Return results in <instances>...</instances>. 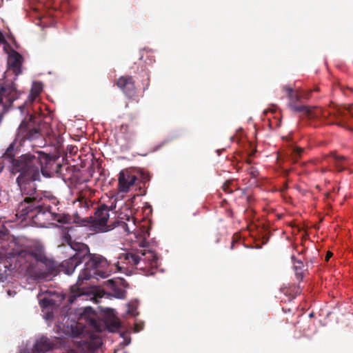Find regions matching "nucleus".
Listing matches in <instances>:
<instances>
[{"instance_id":"obj_35","label":"nucleus","mask_w":353,"mask_h":353,"mask_svg":"<svg viewBox=\"0 0 353 353\" xmlns=\"http://www.w3.org/2000/svg\"><path fill=\"white\" fill-rule=\"evenodd\" d=\"M281 119H279L278 121H277V123H276V126L277 127H279L280 126V124H281Z\"/></svg>"},{"instance_id":"obj_26","label":"nucleus","mask_w":353,"mask_h":353,"mask_svg":"<svg viewBox=\"0 0 353 353\" xmlns=\"http://www.w3.org/2000/svg\"><path fill=\"white\" fill-rule=\"evenodd\" d=\"M141 178L142 181L145 183L146 182H148L150 180L151 176L150 173L141 171L140 172Z\"/></svg>"},{"instance_id":"obj_33","label":"nucleus","mask_w":353,"mask_h":353,"mask_svg":"<svg viewBox=\"0 0 353 353\" xmlns=\"http://www.w3.org/2000/svg\"><path fill=\"white\" fill-rule=\"evenodd\" d=\"M333 254L328 251L327 252V254H326V256H325V261H328L330 260V259L332 256Z\"/></svg>"},{"instance_id":"obj_14","label":"nucleus","mask_w":353,"mask_h":353,"mask_svg":"<svg viewBox=\"0 0 353 353\" xmlns=\"http://www.w3.org/2000/svg\"><path fill=\"white\" fill-rule=\"evenodd\" d=\"M14 144L11 143L9 147L6 150L5 153L3 155V157L5 160H7L8 163L11 164V172L13 174V168H14V162L17 160L21 159L22 157L27 156V155H32V154H23L21 157H18L17 159H14Z\"/></svg>"},{"instance_id":"obj_37","label":"nucleus","mask_w":353,"mask_h":353,"mask_svg":"<svg viewBox=\"0 0 353 353\" xmlns=\"http://www.w3.org/2000/svg\"><path fill=\"white\" fill-rule=\"evenodd\" d=\"M326 196H327V197H329L330 193H327Z\"/></svg>"},{"instance_id":"obj_30","label":"nucleus","mask_w":353,"mask_h":353,"mask_svg":"<svg viewBox=\"0 0 353 353\" xmlns=\"http://www.w3.org/2000/svg\"><path fill=\"white\" fill-rule=\"evenodd\" d=\"M8 234V230L4 226L0 228V238L6 236Z\"/></svg>"},{"instance_id":"obj_21","label":"nucleus","mask_w":353,"mask_h":353,"mask_svg":"<svg viewBox=\"0 0 353 353\" xmlns=\"http://www.w3.org/2000/svg\"><path fill=\"white\" fill-rule=\"evenodd\" d=\"M303 262L297 261L294 262V270L297 279L301 281L303 279Z\"/></svg>"},{"instance_id":"obj_24","label":"nucleus","mask_w":353,"mask_h":353,"mask_svg":"<svg viewBox=\"0 0 353 353\" xmlns=\"http://www.w3.org/2000/svg\"><path fill=\"white\" fill-rule=\"evenodd\" d=\"M247 171L248 174L250 175L252 178L256 179L259 175V170L253 166H251L249 168H248Z\"/></svg>"},{"instance_id":"obj_13","label":"nucleus","mask_w":353,"mask_h":353,"mask_svg":"<svg viewBox=\"0 0 353 353\" xmlns=\"http://www.w3.org/2000/svg\"><path fill=\"white\" fill-rule=\"evenodd\" d=\"M137 180V176L128 171L121 170L119 174V189L121 192H127Z\"/></svg>"},{"instance_id":"obj_3","label":"nucleus","mask_w":353,"mask_h":353,"mask_svg":"<svg viewBox=\"0 0 353 353\" xmlns=\"http://www.w3.org/2000/svg\"><path fill=\"white\" fill-rule=\"evenodd\" d=\"M15 255L20 266L34 280H50L58 273L57 264L48 259L41 248H28Z\"/></svg>"},{"instance_id":"obj_15","label":"nucleus","mask_w":353,"mask_h":353,"mask_svg":"<svg viewBox=\"0 0 353 353\" xmlns=\"http://www.w3.org/2000/svg\"><path fill=\"white\" fill-rule=\"evenodd\" d=\"M21 60V55L17 52L14 51L13 53L8 57V64L14 69V72H17V71H20Z\"/></svg>"},{"instance_id":"obj_27","label":"nucleus","mask_w":353,"mask_h":353,"mask_svg":"<svg viewBox=\"0 0 353 353\" xmlns=\"http://www.w3.org/2000/svg\"><path fill=\"white\" fill-rule=\"evenodd\" d=\"M137 307L134 305L129 304L128 305V313L132 316H135L137 314Z\"/></svg>"},{"instance_id":"obj_34","label":"nucleus","mask_w":353,"mask_h":353,"mask_svg":"<svg viewBox=\"0 0 353 353\" xmlns=\"http://www.w3.org/2000/svg\"><path fill=\"white\" fill-rule=\"evenodd\" d=\"M42 302H43V304H45V305H48V303L50 302V300H49V299H43L42 300Z\"/></svg>"},{"instance_id":"obj_12","label":"nucleus","mask_w":353,"mask_h":353,"mask_svg":"<svg viewBox=\"0 0 353 353\" xmlns=\"http://www.w3.org/2000/svg\"><path fill=\"white\" fill-rule=\"evenodd\" d=\"M116 84L127 97L132 98L136 95V87L132 77H121L117 81Z\"/></svg>"},{"instance_id":"obj_29","label":"nucleus","mask_w":353,"mask_h":353,"mask_svg":"<svg viewBox=\"0 0 353 353\" xmlns=\"http://www.w3.org/2000/svg\"><path fill=\"white\" fill-rule=\"evenodd\" d=\"M110 326L112 327L113 329H118L120 327V323L118 320H113L110 323Z\"/></svg>"},{"instance_id":"obj_20","label":"nucleus","mask_w":353,"mask_h":353,"mask_svg":"<svg viewBox=\"0 0 353 353\" xmlns=\"http://www.w3.org/2000/svg\"><path fill=\"white\" fill-rule=\"evenodd\" d=\"M331 157L334 161L336 168L339 172H341L345 169L344 162L346 161V157L344 156H339L335 154H332Z\"/></svg>"},{"instance_id":"obj_31","label":"nucleus","mask_w":353,"mask_h":353,"mask_svg":"<svg viewBox=\"0 0 353 353\" xmlns=\"http://www.w3.org/2000/svg\"><path fill=\"white\" fill-rule=\"evenodd\" d=\"M7 43H8V42H7L4 35L3 34L1 31L0 30V45H1V44H7Z\"/></svg>"},{"instance_id":"obj_17","label":"nucleus","mask_w":353,"mask_h":353,"mask_svg":"<svg viewBox=\"0 0 353 353\" xmlns=\"http://www.w3.org/2000/svg\"><path fill=\"white\" fill-rule=\"evenodd\" d=\"M107 285L110 286L111 289L114 291V296L118 299H125V291L121 288L117 287L116 283L114 280L108 279L107 281Z\"/></svg>"},{"instance_id":"obj_10","label":"nucleus","mask_w":353,"mask_h":353,"mask_svg":"<svg viewBox=\"0 0 353 353\" xmlns=\"http://www.w3.org/2000/svg\"><path fill=\"white\" fill-rule=\"evenodd\" d=\"M92 227L96 232H105L113 229V226L108 225L109 219V209L105 204H102L95 209L93 217H91Z\"/></svg>"},{"instance_id":"obj_32","label":"nucleus","mask_w":353,"mask_h":353,"mask_svg":"<svg viewBox=\"0 0 353 353\" xmlns=\"http://www.w3.org/2000/svg\"><path fill=\"white\" fill-rule=\"evenodd\" d=\"M90 324L94 327L97 330H99V329L97 328V321H96V319H90Z\"/></svg>"},{"instance_id":"obj_7","label":"nucleus","mask_w":353,"mask_h":353,"mask_svg":"<svg viewBox=\"0 0 353 353\" xmlns=\"http://www.w3.org/2000/svg\"><path fill=\"white\" fill-rule=\"evenodd\" d=\"M23 158L30 168L38 170L39 175L41 173L44 176H51L54 173L61 172L62 165L57 162L55 158L43 152H37Z\"/></svg>"},{"instance_id":"obj_22","label":"nucleus","mask_w":353,"mask_h":353,"mask_svg":"<svg viewBox=\"0 0 353 353\" xmlns=\"http://www.w3.org/2000/svg\"><path fill=\"white\" fill-rule=\"evenodd\" d=\"M222 189L227 194H231L236 190V187L234 185V181L232 180L226 181L223 183Z\"/></svg>"},{"instance_id":"obj_2","label":"nucleus","mask_w":353,"mask_h":353,"mask_svg":"<svg viewBox=\"0 0 353 353\" xmlns=\"http://www.w3.org/2000/svg\"><path fill=\"white\" fill-rule=\"evenodd\" d=\"M21 158L14 162L13 174L19 173L17 183L19 186L23 200L20 203L17 210V216L23 219L32 217L34 208L30 205L34 203L36 198H40L41 194L37 192L36 181L40 180L38 170H32Z\"/></svg>"},{"instance_id":"obj_5","label":"nucleus","mask_w":353,"mask_h":353,"mask_svg":"<svg viewBox=\"0 0 353 353\" xmlns=\"http://www.w3.org/2000/svg\"><path fill=\"white\" fill-rule=\"evenodd\" d=\"M59 203L58 199L54 196H41L40 198H36L33 205L34 212L32 217H30L34 223L43 224L41 221H56L59 223H65L70 221V216L68 214H61L59 208L56 209V206ZM45 222H43V224Z\"/></svg>"},{"instance_id":"obj_23","label":"nucleus","mask_w":353,"mask_h":353,"mask_svg":"<svg viewBox=\"0 0 353 353\" xmlns=\"http://www.w3.org/2000/svg\"><path fill=\"white\" fill-rule=\"evenodd\" d=\"M283 293L285 294H286V295L289 294V295L292 296V299H294L296 296V295L297 294H299V289L298 288H296V287H294L293 288V290H290V289H288V288H284L283 290Z\"/></svg>"},{"instance_id":"obj_1","label":"nucleus","mask_w":353,"mask_h":353,"mask_svg":"<svg viewBox=\"0 0 353 353\" xmlns=\"http://www.w3.org/2000/svg\"><path fill=\"white\" fill-rule=\"evenodd\" d=\"M282 90L286 93L290 100L289 107L292 111L301 113V117L303 118L312 121L325 122L330 117L331 121L328 123L336 124L344 128L353 121V112H352L350 107L339 108L332 112H328L318 107L309 108L305 105H297L296 102L300 96L296 90L288 85H283Z\"/></svg>"},{"instance_id":"obj_9","label":"nucleus","mask_w":353,"mask_h":353,"mask_svg":"<svg viewBox=\"0 0 353 353\" xmlns=\"http://www.w3.org/2000/svg\"><path fill=\"white\" fill-rule=\"evenodd\" d=\"M41 136L40 124L36 121V118L30 115L28 118L24 119L19 128L17 138L21 141L34 140Z\"/></svg>"},{"instance_id":"obj_4","label":"nucleus","mask_w":353,"mask_h":353,"mask_svg":"<svg viewBox=\"0 0 353 353\" xmlns=\"http://www.w3.org/2000/svg\"><path fill=\"white\" fill-rule=\"evenodd\" d=\"M84 268L80 272L76 285L70 288V293L68 296V301L72 304L81 296L85 294L83 288L80 286L84 280H89L92 278L99 279V278H106L112 272L109 269V263L108 260L101 254H91L89 252L86 255Z\"/></svg>"},{"instance_id":"obj_28","label":"nucleus","mask_w":353,"mask_h":353,"mask_svg":"<svg viewBox=\"0 0 353 353\" xmlns=\"http://www.w3.org/2000/svg\"><path fill=\"white\" fill-rule=\"evenodd\" d=\"M336 87L343 92L345 94V90L352 91V88H350L348 86L345 87L344 85H341V83H338Z\"/></svg>"},{"instance_id":"obj_8","label":"nucleus","mask_w":353,"mask_h":353,"mask_svg":"<svg viewBox=\"0 0 353 353\" xmlns=\"http://www.w3.org/2000/svg\"><path fill=\"white\" fill-rule=\"evenodd\" d=\"M72 249L74 253L69 259L62 261L58 266V272L62 271L68 275H71L75 268L85 260L86 255L90 251L86 244H74Z\"/></svg>"},{"instance_id":"obj_36","label":"nucleus","mask_w":353,"mask_h":353,"mask_svg":"<svg viewBox=\"0 0 353 353\" xmlns=\"http://www.w3.org/2000/svg\"><path fill=\"white\" fill-rule=\"evenodd\" d=\"M247 163H248V164H250V163H251V161H250V160H248V161H247Z\"/></svg>"},{"instance_id":"obj_38","label":"nucleus","mask_w":353,"mask_h":353,"mask_svg":"<svg viewBox=\"0 0 353 353\" xmlns=\"http://www.w3.org/2000/svg\"><path fill=\"white\" fill-rule=\"evenodd\" d=\"M125 353H127V352H125Z\"/></svg>"},{"instance_id":"obj_19","label":"nucleus","mask_w":353,"mask_h":353,"mask_svg":"<svg viewBox=\"0 0 353 353\" xmlns=\"http://www.w3.org/2000/svg\"><path fill=\"white\" fill-rule=\"evenodd\" d=\"M14 90L15 89L12 85H1L0 87V105H2L3 96L10 99V96Z\"/></svg>"},{"instance_id":"obj_25","label":"nucleus","mask_w":353,"mask_h":353,"mask_svg":"<svg viewBox=\"0 0 353 353\" xmlns=\"http://www.w3.org/2000/svg\"><path fill=\"white\" fill-rule=\"evenodd\" d=\"M80 205L81 207L84 208L85 209L88 210L90 208V205H92L90 201H88L86 199L81 197L79 199Z\"/></svg>"},{"instance_id":"obj_6","label":"nucleus","mask_w":353,"mask_h":353,"mask_svg":"<svg viewBox=\"0 0 353 353\" xmlns=\"http://www.w3.org/2000/svg\"><path fill=\"white\" fill-rule=\"evenodd\" d=\"M120 259H123L126 264L143 270L145 274L148 275L154 274L153 268L157 265L158 257L153 251L140 250L123 253Z\"/></svg>"},{"instance_id":"obj_18","label":"nucleus","mask_w":353,"mask_h":353,"mask_svg":"<svg viewBox=\"0 0 353 353\" xmlns=\"http://www.w3.org/2000/svg\"><path fill=\"white\" fill-rule=\"evenodd\" d=\"M74 230V227H65L63 230L62 239L64 242L67 243L70 246L71 248L72 245L74 244H83L82 243H76L72 241V237L70 232H72Z\"/></svg>"},{"instance_id":"obj_11","label":"nucleus","mask_w":353,"mask_h":353,"mask_svg":"<svg viewBox=\"0 0 353 353\" xmlns=\"http://www.w3.org/2000/svg\"><path fill=\"white\" fill-rule=\"evenodd\" d=\"M57 343L56 338H48L41 336L35 340L32 348V353H46L52 351Z\"/></svg>"},{"instance_id":"obj_16","label":"nucleus","mask_w":353,"mask_h":353,"mask_svg":"<svg viewBox=\"0 0 353 353\" xmlns=\"http://www.w3.org/2000/svg\"><path fill=\"white\" fill-rule=\"evenodd\" d=\"M304 152V148L298 147L296 145H290L288 150L290 155V160L293 163H296L299 159L301 157Z\"/></svg>"}]
</instances>
